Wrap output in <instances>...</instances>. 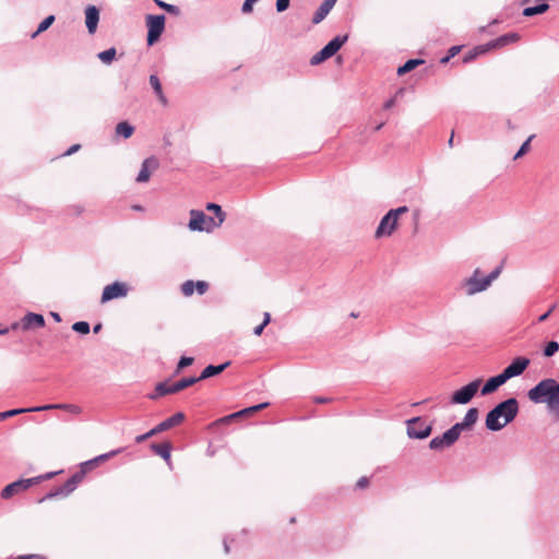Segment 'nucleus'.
I'll return each instance as SVG.
<instances>
[{"mask_svg":"<svg viewBox=\"0 0 559 559\" xmlns=\"http://www.w3.org/2000/svg\"><path fill=\"white\" fill-rule=\"evenodd\" d=\"M80 144H74L72 146H70L66 152H64V156H70L72 154H74L75 152H78L80 150Z\"/></svg>","mask_w":559,"mask_h":559,"instance_id":"680f3d73","label":"nucleus"},{"mask_svg":"<svg viewBox=\"0 0 559 559\" xmlns=\"http://www.w3.org/2000/svg\"><path fill=\"white\" fill-rule=\"evenodd\" d=\"M190 216L188 227L191 230L211 233L219 227V223H216L214 217L205 215L202 211L191 210Z\"/></svg>","mask_w":559,"mask_h":559,"instance_id":"39448f33","label":"nucleus"},{"mask_svg":"<svg viewBox=\"0 0 559 559\" xmlns=\"http://www.w3.org/2000/svg\"><path fill=\"white\" fill-rule=\"evenodd\" d=\"M480 271L476 269L473 273V275L468 278H466L463 283V286L466 287V294L468 296L475 295L477 293L484 292L487 288H483V278H477Z\"/></svg>","mask_w":559,"mask_h":559,"instance_id":"ddd939ff","label":"nucleus"},{"mask_svg":"<svg viewBox=\"0 0 559 559\" xmlns=\"http://www.w3.org/2000/svg\"><path fill=\"white\" fill-rule=\"evenodd\" d=\"M537 384L550 385V384H559V383L552 378H545V379L540 380Z\"/></svg>","mask_w":559,"mask_h":559,"instance_id":"0e129e2a","label":"nucleus"},{"mask_svg":"<svg viewBox=\"0 0 559 559\" xmlns=\"http://www.w3.org/2000/svg\"><path fill=\"white\" fill-rule=\"evenodd\" d=\"M45 323L46 321L44 316L35 312H27L21 319V325H23V331L44 328Z\"/></svg>","mask_w":559,"mask_h":559,"instance_id":"f8f14e48","label":"nucleus"},{"mask_svg":"<svg viewBox=\"0 0 559 559\" xmlns=\"http://www.w3.org/2000/svg\"><path fill=\"white\" fill-rule=\"evenodd\" d=\"M185 414L182 412H178L174 414L173 416L166 418L162 423H159L156 427V431L163 432L166 431L173 427H176L180 425L185 420Z\"/></svg>","mask_w":559,"mask_h":559,"instance_id":"aec40b11","label":"nucleus"},{"mask_svg":"<svg viewBox=\"0 0 559 559\" xmlns=\"http://www.w3.org/2000/svg\"><path fill=\"white\" fill-rule=\"evenodd\" d=\"M154 2L156 3V5L158 8L165 10L166 12H168L173 15H178L180 13L179 7H177L175 4L166 3L165 1H162V0H154Z\"/></svg>","mask_w":559,"mask_h":559,"instance_id":"c9c22d12","label":"nucleus"},{"mask_svg":"<svg viewBox=\"0 0 559 559\" xmlns=\"http://www.w3.org/2000/svg\"><path fill=\"white\" fill-rule=\"evenodd\" d=\"M549 9V4L546 2L538 3L534 7H527L523 10L522 14L526 17H531L537 14H543Z\"/></svg>","mask_w":559,"mask_h":559,"instance_id":"a878e982","label":"nucleus"},{"mask_svg":"<svg viewBox=\"0 0 559 559\" xmlns=\"http://www.w3.org/2000/svg\"><path fill=\"white\" fill-rule=\"evenodd\" d=\"M145 21H146V26H147L146 43H147V46H153L156 41L159 40V38L165 29L166 17L163 14H158V15L148 14L145 17Z\"/></svg>","mask_w":559,"mask_h":559,"instance_id":"423d86ee","label":"nucleus"},{"mask_svg":"<svg viewBox=\"0 0 559 559\" xmlns=\"http://www.w3.org/2000/svg\"><path fill=\"white\" fill-rule=\"evenodd\" d=\"M407 436L412 439H426L432 431L431 425L427 424L421 417H413L406 420Z\"/></svg>","mask_w":559,"mask_h":559,"instance_id":"0eeeda50","label":"nucleus"},{"mask_svg":"<svg viewBox=\"0 0 559 559\" xmlns=\"http://www.w3.org/2000/svg\"><path fill=\"white\" fill-rule=\"evenodd\" d=\"M53 473H47L46 475L44 476H36V477H32V478H27V479H19V480H15L9 485H7L2 490H1V498L2 499H10L12 498L15 493L17 492H21L23 490H26L28 489L29 487H32L33 485H37L39 484L40 481H43L44 479H47V478H50L52 477Z\"/></svg>","mask_w":559,"mask_h":559,"instance_id":"20e7f679","label":"nucleus"},{"mask_svg":"<svg viewBox=\"0 0 559 559\" xmlns=\"http://www.w3.org/2000/svg\"><path fill=\"white\" fill-rule=\"evenodd\" d=\"M393 217H395V219L397 221L399 219V216L401 214H404L406 212H408V207L406 205H403V206H400L397 209H392L389 211Z\"/></svg>","mask_w":559,"mask_h":559,"instance_id":"5fc2aeb1","label":"nucleus"},{"mask_svg":"<svg viewBox=\"0 0 559 559\" xmlns=\"http://www.w3.org/2000/svg\"><path fill=\"white\" fill-rule=\"evenodd\" d=\"M186 386H155L154 392L147 394L150 400H157L168 394H175L185 389Z\"/></svg>","mask_w":559,"mask_h":559,"instance_id":"4be33fe9","label":"nucleus"},{"mask_svg":"<svg viewBox=\"0 0 559 559\" xmlns=\"http://www.w3.org/2000/svg\"><path fill=\"white\" fill-rule=\"evenodd\" d=\"M479 386H461L451 397L453 404H467L476 395Z\"/></svg>","mask_w":559,"mask_h":559,"instance_id":"9b49d317","label":"nucleus"},{"mask_svg":"<svg viewBox=\"0 0 559 559\" xmlns=\"http://www.w3.org/2000/svg\"><path fill=\"white\" fill-rule=\"evenodd\" d=\"M290 0H276L275 8L278 13L286 11L289 8Z\"/></svg>","mask_w":559,"mask_h":559,"instance_id":"3c124183","label":"nucleus"},{"mask_svg":"<svg viewBox=\"0 0 559 559\" xmlns=\"http://www.w3.org/2000/svg\"><path fill=\"white\" fill-rule=\"evenodd\" d=\"M151 450L163 457L166 462L170 461L171 453V443L170 442H162V443H152Z\"/></svg>","mask_w":559,"mask_h":559,"instance_id":"5701e85b","label":"nucleus"},{"mask_svg":"<svg viewBox=\"0 0 559 559\" xmlns=\"http://www.w3.org/2000/svg\"><path fill=\"white\" fill-rule=\"evenodd\" d=\"M150 84H151L155 95L158 97V99L163 104H166L167 99L163 93L162 83H160L158 76L155 74L150 75Z\"/></svg>","mask_w":559,"mask_h":559,"instance_id":"393cba45","label":"nucleus"},{"mask_svg":"<svg viewBox=\"0 0 559 559\" xmlns=\"http://www.w3.org/2000/svg\"><path fill=\"white\" fill-rule=\"evenodd\" d=\"M206 210L210 212H213L215 214V216L217 217L216 223H219V226H221L223 224V222L225 221V216H226L225 213L223 212L221 205H218L216 203H207Z\"/></svg>","mask_w":559,"mask_h":559,"instance_id":"473e14b6","label":"nucleus"},{"mask_svg":"<svg viewBox=\"0 0 559 559\" xmlns=\"http://www.w3.org/2000/svg\"><path fill=\"white\" fill-rule=\"evenodd\" d=\"M159 433L158 431H156V427H154L153 429H151L150 431L143 433V435H140V436H136L135 438V442L136 443H142L144 442L145 440H147L148 438L155 436Z\"/></svg>","mask_w":559,"mask_h":559,"instance_id":"49530a36","label":"nucleus"},{"mask_svg":"<svg viewBox=\"0 0 559 559\" xmlns=\"http://www.w3.org/2000/svg\"><path fill=\"white\" fill-rule=\"evenodd\" d=\"M486 51H481L479 46L475 47L473 50H469L463 58L464 63H468L474 60L478 55L485 53Z\"/></svg>","mask_w":559,"mask_h":559,"instance_id":"37998d69","label":"nucleus"},{"mask_svg":"<svg viewBox=\"0 0 559 559\" xmlns=\"http://www.w3.org/2000/svg\"><path fill=\"white\" fill-rule=\"evenodd\" d=\"M559 350V343L549 341L544 347V356L552 357Z\"/></svg>","mask_w":559,"mask_h":559,"instance_id":"4c0bfd02","label":"nucleus"},{"mask_svg":"<svg viewBox=\"0 0 559 559\" xmlns=\"http://www.w3.org/2000/svg\"><path fill=\"white\" fill-rule=\"evenodd\" d=\"M259 0H245L241 7V11L245 14L251 13L253 11V4Z\"/></svg>","mask_w":559,"mask_h":559,"instance_id":"603ef678","label":"nucleus"},{"mask_svg":"<svg viewBox=\"0 0 559 559\" xmlns=\"http://www.w3.org/2000/svg\"><path fill=\"white\" fill-rule=\"evenodd\" d=\"M75 490V488L70 485V481L67 480L63 485L56 487L55 489L47 492L43 498L39 499V503L51 500L58 497H68L70 493H72Z\"/></svg>","mask_w":559,"mask_h":559,"instance_id":"f3484780","label":"nucleus"},{"mask_svg":"<svg viewBox=\"0 0 559 559\" xmlns=\"http://www.w3.org/2000/svg\"><path fill=\"white\" fill-rule=\"evenodd\" d=\"M199 381H202V379H199L198 377H182L178 379L175 382H171V384H197ZM156 384H170L168 380L159 381Z\"/></svg>","mask_w":559,"mask_h":559,"instance_id":"72a5a7b5","label":"nucleus"},{"mask_svg":"<svg viewBox=\"0 0 559 559\" xmlns=\"http://www.w3.org/2000/svg\"><path fill=\"white\" fill-rule=\"evenodd\" d=\"M128 286L122 282H114L104 287L102 294V302H108L116 298H123L128 295Z\"/></svg>","mask_w":559,"mask_h":559,"instance_id":"6e6552de","label":"nucleus"},{"mask_svg":"<svg viewBox=\"0 0 559 559\" xmlns=\"http://www.w3.org/2000/svg\"><path fill=\"white\" fill-rule=\"evenodd\" d=\"M520 39V35L518 33H508L499 36L496 39L488 41L487 44L479 45V49L481 51H489L491 49L504 47L511 43H515Z\"/></svg>","mask_w":559,"mask_h":559,"instance_id":"1a4fd4ad","label":"nucleus"},{"mask_svg":"<svg viewBox=\"0 0 559 559\" xmlns=\"http://www.w3.org/2000/svg\"><path fill=\"white\" fill-rule=\"evenodd\" d=\"M99 22V10L95 5H88L85 9V24L90 34L96 32Z\"/></svg>","mask_w":559,"mask_h":559,"instance_id":"a211bd4d","label":"nucleus"},{"mask_svg":"<svg viewBox=\"0 0 559 559\" xmlns=\"http://www.w3.org/2000/svg\"><path fill=\"white\" fill-rule=\"evenodd\" d=\"M477 419H478V409L475 407H472L466 412L462 421H464V425H466L468 428H471L476 424Z\"/></svg>","mask_w":559,"mask_h":559,"instance_id":"2f4dec72","label":"nucleus"},{"mask_svg":"<svg viewBox=\"0 0 559 559\" xmlns=\"http://www.w3.org/2000/svg\"><path fill=\"white\" fill-rule=\"evenodd\" d=\"M556 308H557V304L551 305L550 308L548 309V311H546L545 313L539 316L538 322L546 321Z\"/></svg>","mask_w":559,"mask_h":559,"instance_id":"13d9d810","label":"nucleus"},{"mask_svg":"<svg viewBox=\"0 0 559 559\" xmlns=\"http://www.w3.org/2000/svg\"><path fill=\"white\" fill-rule=\"evenodd\" d=\"M348 40V35H338L331 39L326 46L333 55H335L342 46Z\"/></svg>","mask_w":559,"mask_h":559,"instance_id":"bb28decb","label":"nucleus"},{"mask_svg":"<svg viewBox=\"0 0 559 559\" xmlns=\"http://www.w3.org/2000/svg\"><path fill=\"white\" fill-rule=\"evenodd\" d=\"M248 417V413L245 412V408L238 411V412H235L230 415H227V416H224L222 418H219L216 424L217 425H225V424H229L236 419H241V418H246Z\"/></svg>","mask_w":559,"mask_h":559,"instance_id":"c85d7f7f","label":"nucleus"},{"mask_svg":"<svg viewBox=\"0 0 559 559\" xmlns=\"http://www.w3.org/2000/svg\"><path fill=\"white\" fill-rule=\"evenodd\" d=\"M52 407H59V405H41V406H34V407H27V408H13L4 412H0V421L8 419L10 417L24 414V413H32V412H41L47 409H52Z\"/></svg>","mask_w":559,"mask_h":559,"instance_id":"dca6fc26","label":"nucleus"},{"mask_svg":"<svg viewBox=\"0 0 559 559\" xmlns=\"http://www.w3.org/2000/svg\"><path fill=\"white\" fill-rule=\"evenodd\" d=\"M519 414V402L515 397H509L498 403L490 409L485 419V426L490 431H500L512 423Z\"/></svg>","mask_w":559,"mask_h":559,"instance_id":"f257e3e1","label":"nucleus"},{"mask_svg":"<svg viewBox=\"0 0 559 559\" xmlns=\"http://www.w3.org/2000/svg\"><path fill=\"white\" fill-rule=\"evenodd\" d=\"M13 559H47V558L39 554H27V555H20Z\"/></svg>","mask_w":559,"mask_h":559,"instance_id":"4d7b16f0","label":"nucleus"},{"mask_svg":"<svg viewBox=\"0 0 559 559\" xmlns=\"http://www.w3.org/2000/svg\"><path fill=\"white\" fill-rule=\"evenodd\" d=\"M209 283L205 281H197L195 282V292L199 295H204L209 290Z\"/></svg>","mask_w":559,"mask_h":559,"instance_id":"09e8293b","label":"nucleus"},{"mask_svg":"<svg viewBox=\"0 0 559 559\" xmlns=\"http://www.w3.org/2000/svg\"><path fill=\"white\" fill-rule=\"evenodd\" d=\"M424 62L423 59H408L403 66L397 68V75H404Z\"/></svg>","mask_w":559,"mask_h":559,"instance_id":"cd10ccee","label":"nucleus"},{"mask_svg":"<svg viewBox=\"0 0 559 559\" xmlns=\"http://www.w3.org/2000/svg\"><path fill=\"white\" fill-rule=\"evenodd\" d=\"M369 485V478L368 477H360L358 481L356 483V487L359 489H364Z\"/></svg>","mask_w":559,"mask_h":559,"instance_id":"052dcab7","label":"nucleus"},{"mask_svg":"<svg viewBox=\"0 0 559 559\" xmlns=\"http://www.w3.org/2000/svg\"><path fill=\"white\" fill-rule=\"evenodd\" d=\"M530 365V359L523 356L516 357L499 374L487 379L479 377L471 380L466 384H504L513 377L522 374Z\"/></svg>","mask_w":559,"mask_h":559,"instance_id":"f03ea898","label":"nucleus"},{"mask_svg":"<svg viewBox=\"0 0 559 559\" xmlns=\"http://www.w3.org/2000/svg\"><path fill=\"white\" fill-rule=\"evenodd\" d=\"M271 321V314L269 312H264L262 323L266 326Z\"/></svg>","mask_w":559,"mask_h":559,"instance_id":"774afa93","label":"nucleus"},{"mask_svg":"<svg viewBox=\"0 0 559 559\" xmlns=\"http://www.w3.org/2000/svg\"><path fill=\"white\" fill-rule=\"evenodd\" d=\"M100 463L97 462L96 457L85 461L81 463V467L84 468L87 473L98 466Z\"/></svg>","mask_w":559,"mask_h":559,"instance_id":"8fccbe9b","label":"nucleus"},{"mask_svg":"<svg viewBox=\"0 0 559 559\" xmlns=\"http://www.w3.org/2000/svg\"><path fill=\"white\" fill-rule=\"evenodd\" d=\"M397 221L388 212L380 221V224L376 230V237L381 238L383 236H391L396 228Z\"/></svg>","mask_w":559,"mask_h":559,"instance_id":"9d476101","label":"nucleus"},{"mask_svg":"<svg viewBox=\"0 0 559 559\" xmlns=\"http://www.w3.org/2000/svg\"><path fill=\"white\" fill-rule=\"evenodd\" d=\"M122 451V449H116V450H112L110 452H107V453H104V454H100L98 456H96V460L98 463H102V462H105L107 461L108 459L117 455L118 453H120Z\"/></svg>","mask_w":559,"mask_h":559,"instance_id":"de8ad7c7","label":"nucleus"},{"mask_svg":"<svg viewBox=\"0 0 559 559\" xmlns=\"http://www.w3.org/2000/svg\"><path fill=\"white\" fill-rule=\"evenodd\" d=\"M337 0H323V2L320 4V7L317 9L312 16V23L319 24L322 22L326 15L330 13V11L333 9Z\"/></svg>","mask_w":559,"mask_h":559,"instance_id":"6ab92c4d","label":"nucleus"},{"mask_svg":"<svg viewBox=\"0 0 559 559\" xmlns=\"http://www.w3.org/2000/svg\"><path fill=\"white\" fill-rule=\"evenodd\" d=\"M116 55H117V50L115 47H111L109 49H106L104 51H100L98 55H97V58L105 64H110L115 58H116Z\"/></svg>","mask_w":559,"mask_h":559,"instance_id":"c756f323","label":"nucleus"},{"mask_svg":"<svg viewBox=\"0 0 559 559\" xmlns=\"http://www.w3.org/2000/svg\"><path fill=\"white\" fill-rule=\"evenodd\" d=\"M194 292H195V282L194 281L188 280V281L182 283V285H181V293L186 297L191 296Z\"/></svg>","mask_w":559,"mask_h":559,"instance_id":"a19ab883","label":"nucleus"},{"mask_svg":"<svg viewBox=\"0 0 559 559\" xmlns=\"http://www.w3.org/2000/svg\"><path fill=\"white\" fill-rule=\"evenodd\" d=\"M500 386H481L480 395L486 396L496 392Z\"/></svg>","mask_w":559,"mask_h":559,"instance_id":"bf43d9fd","label":"nucleus"},{"mask_svg":"<svg viewBox=\"0 0 559 559\" xmlns=\"http://www.w3.org/2000/svg\"><path fill=\"white\" fill-rule=\"evenodd\" d=\"M403 93V90L400 88L396 93V95L390 99H388L384 104H383V109L388 110V109H391L394 105H395V102H396V96L402 94Z\"/></svg>","mask_w":559,"mask_h":559,"instance_id":"6e6d98bb","label":"nucleus"},{"mask_svg":"<svg viewBox=\"0 0 559 559\" xmlns=\"http://www.w3.org/2000/svg\"><path fill=\"white\" fill-rule=\"evenodd\" d=\"M116 135L129 139L134 133V127L128 121H121L116 126Z\"/></svg>","mask_w":559,"mask_h":559,"instance_id":"b1692460","label":"nucleus"},{"mask_svg":"<svg viewBox=\"0 0 559 559\" xmlns=\"http://www.w3.org/2000/svg\"><path fill=\"white\" fill-rule=\"evenodd\" d=\"M87 472L80 466V471L74 473L68 480L70 481V485H72L75 489L78 485L83 480Z\"/></svg>","mask_w":559,"mask_h":559,"instance_id":"e433bc0d","label":"nucleus"},{"mask_svg":"<svg viewBox=\"0 0 559 559\" xmlns=\"http://www.w3.org/2000/svg\"><path fill=\"white\" fill-rule=\"evenodd\" d=\"M528 397L534 403H545L548 414L559 423V386H532Z\"/></svg>","mask_w":559,"mask_h":559,"instance_id":"7ed1b4c3","label":"nucleus"},{"mask_svg":"<svg viewBox=\"0 0 559 559\" xmlns=\"http://www.w3.org/2000/svg\"><path fill=\"white\" fill-rule=\"evenodd\" d=\"M534 136L535 135L532 134V135H530L527 138V140L525 142H523V144L520 146V148L515 153L513 159H519V158H521L522 156H524L527 153V151L530 150V143L533 140Z\"/></svg>","mask_w":559,"mask_h":559,"instance_id":"79ce46f5","label":"nucleus"},{"mask_svg":"<svg viewBox=\"0 0 559 559\" xmlns=\"http://www.w3.org/2000/svg\"><path fill=\"white\" fill-rule=\"evenodd\" d=\"M10 329V331H17V330H23V325H21V320L20 321H16V322H13L10 326H8Z\"/></svg>","mask_w":559,"mask_h":559,"instance_id":"69168bd1","label":"nucleus"},{"mask_svg":"<svg viewBox=\"0 0 559 559\" xmlns=\"http://www.w3.org/2000/svg\"><path fill=\"white\" fill-rule=\"evenodd\" d=\"M461 50V46H452L449 50H448V55L451 56V58H453L454 56H456Z\"/></svg>","mask_w":559,"mask_h":559,"instance_id":"e2e57ef3","label":"nucleus"},{"mask_svg":"<svg viewBox=\"0 0 559 559\" xmlns=\"http://www.w3.org/2000/svg\"><path fill=\"white\" fill-rule=\"evenodd\" d=\"M328 58L325 57V55L323 53L322 49L319 50L316 55H313L310 59V64L311 66H317V64H320L322 63L323 61H325Z\"/></svg>","mask_w":559,"mask_h":559,"instance_id":"a18cd8bd","label":"nucleus"},{"mask_svg":"<svg viewBox=\"0 0 559 559\" xmlns=\"http://www.w3.org/2000/svg\"><path fill=\"white\" fill-rule=\"evenodd\" d=\"M269 405H270L269 402H263V403H260L257 405L246 407L245 412L248 413V417H249V416H252L253 414H255L257 412L266 408Z\"/></svg>","mask_w":559,"mask_h":559,"instance_id":"c03bdc74","label":"nucleus"},{"mask_svg":"<svg viewBox=\"0 0 559 559\" xmlns=\"http://www.w3.org/2000/svg\"><path fill=\"white\" fill-rule=\"evenodd\" d=\"M265 325L263 323L259 324L258 326L254 328L253 330V333L255 335H261L263 330H264Z\"/></svg>","mask_w":559,"mask_h":559,"instance_id":"338daca9","label":"nucleus"},{"mask_svg":"<svg viewBox=\"0 0 559 559\" xmlns=\"http://www.w3.org/2000/svg\"><path fill=\"white\" fill-rule=\"evenodd\" d=\"M229 365V361H226L221 365H209L202 370V372L199 376V379L205 380L214 376H217L221 372H223Z\"/></svg>","mask_w":559,"mask_h":559,"instance_id":"412c9836","label":"nucleus"},{"mask_svg":"<svg viewBox=\"0 0 559 559\" xmlns=\"http://www.w3.org/2000/svg\"><path fill=\"white\" fill-rule=\"evenodd\" d=\"M502 271V264L498 265L493 271H491L487 276L483 278V288H488L490 284L500 275Z\"/></svg>","mask_w":559,"mask_h":559,"instance_id":"f704fd0d","label":"nucleus"},{"mask_svg":"<svg viewBox=\"0 0 559 559\" xmlns=\"http://www.w3.org/2000/svg\"><path fill=\"white\" fill-rule=\"evenodd\" d=\"M72 330L79 334H87L91 331V326L86 321H78L73 323Z\"/></svg>","mask_w":559,"mask_h":559,"instance_id":"58836bf2","label":"nucleus"},{"mask_svg":"<svg viewBox=\"0 0 559 559\" xmlns=\"http://www.w3.org/2000/svg\"><path fill=\"white\" fill-rule=\"evenodd\" d=\"M456 440L449 432V430L444 431L441 436H437L432 438L429 442V448L435 451H440L444 448H449L454 444Z\"/></svg>","mask_w":559,"mask_h":559,"instance_id":"4468645a","label":"nucleus"},{"mask_svg":"<svg viewBox=\"0 0 559 559\" xmlns=\"http://www.w3.org/2000/svg\"><path fill=\"white\" fill-rule=\"evenodd\" d=\"M469 429L466 425H464V421L454 424L449 430V432L453 436V438L457 441L460 438V435L463 430Z\"/></svg>","mask_w":559,"mask_h":559,"instance_id":"ea45409f","label":"nucleus"},{"mask_svg":"<svg viewBox=\"0 0 559 559\" xmlns=\"http://www.w3.org/2000/svg\"><path fill=\"white\" fill-rule=\"evenodd\" d=\"M56 17L55 15H48L47 17H45L38 25L36 32H34L32 34V38H35L37 37L40 33L47 31L51 25L52 23L55 22Z\"/></svg>","mask_w":559,"mask_h":559,"instance_id":"7c9ffc66","label":"nucleus"},{"mask_svg":"<svg viewBox=\"0 0 559 559\" xmlns=\"http://www.w3.org/2000/svg\"><path fill=\"white\" fill-rule=\"evenodd\" d=\"M157 167H158V160L154 156L145 158L141 165V169L138 174L136 181L138 182L148 181L151 171L155 170Z\"/></svg>","mask_w":559,"mask_h":559,"instance_id":"2eb2a0df","label":"nucleus"},{"mask_svg":"<svg viewBox=\"0 0 559 559\" xmlns=\"http://www.w3.org/2000/svg\"><path fill=\"white\" fill-rule=\"evenodd\" d=\"M193 362L192 357L182 356L178 362L177 369L180 370L185 367L190 366Z\"/></svg>","mask_w":559,"mask_h":559,"instance_id":"864d4df0","label":"nucleus"}]
</instances>
